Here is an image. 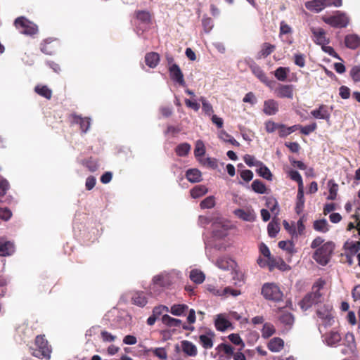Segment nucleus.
<instances>
[{
	"label": "nucleus",
	"mask_w": 360,
	"mask_h": 360,
	"mask_svg": "<svg viewBox=\"0 0 360 360\" xmlns=\"http://www.w3.org/2000/svg\"><path fill=\"white\" fill-rule=\"evenodd\" d=\"M289 72L290 69L288 68L279 67L275 70L274 75L278 80L284 82Z\"/></svg>",
	"instance_id": "a19ab883"
},
{
	"label": "nucleus",
	"mask_w": 360,
	"mask_h": 360,
	"mask_svg": "<svg viewBox=\"0 0 360 360\" xmlns=\"http://www.w3.org/2000/svg\"><path fill=\"white\" fill-rule=\"evenodd\" d=\"M251 70L252 73L262 82H266V79L267 78L266 75L264 72V71L261 69V68L257 65H253L251 66Z\"/></svg>",
	"instance_id": "a18cd8bd"
},
{
	"label": "nucleus",
	"mask_w": 360,
	"mask_h": 360,
	"mask_svg": "<svg viewBox=\"0 0 360 360\" xmlns=\"http://www.w3.org/2000/svg\"><path fill=\"white\" fill-rule=\"evenodd\" d=\"M228 338L233 344L240 346L239 349L240 351L245 347V343L238 334L231 333L228 336Z\"/></svg>",
	"instance_id": "603ef678"
},
{
	"label": "nucleus",
	"mask_w": 360,
	"mask_h": 360,
	"mask_svg": "<svg viewBox=\"0 0 360 360\" xmlns=\"http://www.w3.org/2000/svg\"><path fill=\"white\" fill-rule=\"evenodd\" d=\"M187 179L192 183H196L201 181V172L198 169H190L186 173Z\"/></svg>",
	"instance_id": "c85d7f7f"
},
{
	"label": "nucleus",
	"mask_w": 360,
	"mask_h": 360,
	"mask_svg": "<svg viewBox=\"0 0 360 360\" xmlns=\"http://www.w3.org/2000/svg\"><path fill=\"white\" fill-rule=\"evenodd\" d=\"M275 49V46L268 43L262 44L260 51L258 53V58H265L269 56Z\"/></svg>",
	"instance_id": "4c0bfd02"
},
{
	"label": "nucleus",
	"mask_w": 360,
	"mask_h": 360,
	"mask_svg": "<svg viewBox=\"0 0 360 360\" xmlns=\"http://www.w3.org/2000/svg\"><path fill=\"white\" fill-rule=\"evenodd\" d=\"M230 325V322L226 319L224 314H220L217 316L215 319V326L218 330L224 331Z\"/></svg>",
	"instance_id": "393cba45"
},
{
	"label": "nucleus",
	"mask_w": 360,
	"mask_h": 360,
	"mask_svg": "<svg viewBox=\"0 0 360 360\" xmlns=\"http://www.w3.org/2000/svg\"><path fill=\"white\" fill-rule=\"evenodd\" d=\"M290 177L292 180L298 184V188H303V181L300 174L296 170H291L289 173Z\"/></svg>",
	"instance_id": "6e6d98bb"
},
{
	"label": "nucleus",
	"mask_w": 360,
	"mask_h": 360,
	"mask_svg": "<svg viewBox=\"0 0 360 360\" xmlns=\"http://www.w3.org/2000/svg\"><path fill=\"white\" fill-rule=\"evenodd\" d=\"M334 249V243L326 242L316 250L313 258L320 265L326 266L330 262Z\"/></svg>",
	"instance_id": "f03ea898"
},
{
	"label": "nucleus",
	"mask_w": 360,
	"mask_h": 360,
	"mask_svg": "<svg viewBox=\"0 0 360 360\" xmlns=\"http://www.w3.org/2000/svg\"><path fill=\"white\" fill-rule=\"evenodd\" d=\"M266 204L273 214L276 216L278 214V204L276 199L269 198Z\"/></svg>",
	"instance_id": "8fccbe9b"
},
{
	"label": "nucleus",
	"mask_w": 360,
	"mask_h": 360,
	"mask_svg": "<svg viewBox=\"0 0 360 360\" xmlns=\"http://www.w3.org/2000/svg\"><path fill=\"white\" fill-rule=\"evenodd\" d=\"M264 112L267 115H274L278 111V103L277 101L269 99L264 101Z\"/></svg>",
	"instance_id": "412c9836"
},
{
	"label": "nucleus",
	"mask_w": 360,
	"mask_h": 360,
	"mask_svg": "<svg viewBox=\"0 0 360 360\" xmlns=\"http://www.w3.org/2000/svg\"><path fill=\"white\" fill-rule=\"evenodd\" d=\"M323 20L326 23L335 27H345L349 22L347 16L345 13H342L339 11L332 16H323Z\"/></svg>",
	"instance_id": "6e6552de"
},
{
	"label": "nucleus",
	"mask_w": 360,
	"mask_h": 360,
	"mask_svg": "<svg viewBox=\"0 0 360 360\" xmlns=\"http://www.w3.org/2000/svg\"><path fill=\"white\" fill-rule=\"evenodd\" d=\"M310 30L313 34V40L316 44L322 46L329 43V40L326 38V32L323 29L311 27Z\"/></svg>",
	"instance_id": "9b49d317"
},
{
	"label": "nucleus",
	"mask_w": 360,
	"mask_h": 360,
	"mask_svg": "<svg viewBox=\"0 0 360 360\" xmlns=\"http://www.w3.org/2000/svg\"><path fill=\"white\" fill-rule=\"evenodd\" d=\"M35 91L40 96L46 98H51L52 92L46 86H37L35 87Z\"/></svg>",
	"instance_id": "de8ad7c7"
},
{
	"label": "nucleus",
	"mask_w": 360,
	"mask_h": 360,
	"mask_svg": "<svg viewBox=\"0 0 360 360\" xmlns=\"http://www.w3.org/2000/svg\"><path fill=\"white\" fill-rule=\"evenodd\" d=\"M209 290L212 292L214 295L217 296H223L226 295L228 294H231V295L236 297L240 294L239 290H233L229 287H226L224 288H217L215 287H210Z\"/></svg>",
	"instance_id": "6ab92c4d"
},
{
	"label": "nucleus",
	"mask_w": 360,
	"mask_h": 360,
	"mask_svg": "<svg viewBox=\"0 0 360 360\" xmlns=\"http://www.w3.org/2000/svg\"><path fill=\"white\" fill-rule=\"evenodd\" d=\"M323 342L329 347H337L342 338L337 331L331 330L323 335Z\"/></svg>",
	"instance_id": "f3484780"
},
{
	"label": "nucleus",
	"mask_w": 360,
	"mask_h": 360,
	"mask_svg": "<svg viewBox=\"0 0 360 360\" xmlns=\"http://www.w3.org/2000/svg\"><path fill=\"white\" fill-rule=\"evenodd\" d=\"M171 273L162 272L153 278L152 283L150 285L149 292L151 295H158L164 288L169 286L172 283Z\"/></svg>",
	"instance_id": "7ed1b4c3"
},
{
	"label": "nucleus",
	"mask_w": 360,
	"mask_h": 360,
	"mask_svg": "<svg viewBox=\"0 0 360 360\" xmlns=\"http://www.w3.org/2000/svg\"><path fill=\"white\" fill-rule=\"evenodd\" d=\"M316 314L324 326H330L334 323V311L329 304L320 306L316 310Z\"/></svg>",
	"instance_id": "423d86ee"
},
{
	"label": "nucleus",
	"mask_w": 360,
	"mask_h": 360,
	"mask_svg": "<svg viewBox=\"0 0 360 360\" xmlns=\"http://www.w3.org/2000/svg\"><path fill=\"white\" fill-rule=\"evenodd\" d=\"M169 71L170 77L174 82L179 83L183 86H186L184 75L178 65L172 64L169 66Z\"/></svg>",
	"instance_id": "ddd939ff"
},
{
	"label": "nucleus",
	"mask_w": 360,
	"mask_h": 360,
	"mask_svg": "<svg viewBox=\"0 0 360 360\" xmlns=\"http://www.w3.org/2000/svg\"><path fill=\"white\" fill-rule=\"evenodd\" d=\"M229 227L228 224H222L219 229L213 230V236L217 239H222L227 236Z\"/></svg>",
	"instance_id": "473e14b6"
},
{
	"label": "nucleus",
	"mask_w": 360,
	"mask_h": 360,
	"mask_svg": "<svg viewBox=\"0 0 360 360\" xmlns=\"http://www.w3.org/2000/svg\"><path fill=\"white\" fill-rule=\"evenodd\" d=\"M251 186L252 190L257 193L264 194L266 193L265 185L259 180L256 179L253 181Z\"/></svg>",
	"instance_id": "c03bdc74"
},
{
	"label": "nucleus",
	"mask_w": 360,
	"mask_h": 360,
	"mask_svg": "<svg viewBox=\"0 0 360 360\" xmlns=\"http://www.w3.org/2000/svg\"><path fill=\"white\" fill-rule=\"evenodd\" d=\"M58 44L56 40L47 39L41 44V51L46 54L51 55L56 51Z\"/></svg>",
	"instance_id": "aec40b11"
},
{
	"label": "nucleus",
	"mask_w": 360,
	"mask_h": 360,
	"mask_svg": "<svg viewBox=\"0 0 360 360\" xmlns=\"http://www.w3.org/2000/svg\"><path fill=\"white\" fill-rule=\"evenodd\" d=\"M342 348L341 349V353L343 355H349L355 352L356 349V345L355 342L354 335L352 333L348 332L345 335L342 343Z\"/></svg>",
	"instance_id": "1a4fd4ad"
},
{
	"label": "nucleus",
	"mask_w": 360,
	"mask_h": 360,
	"mask_svg": "<svg viewBox=\"0 0 360 360\" xmlns=\"http://www.w3.org/2000/svg\"><path fill=\"white\" fill-rule=\"evenodd\" d=\"M257 263L262 268H264L268 266L270 269H272V268L274 266L273 264V259H271V260H269L268 259H263L261 257H259L257 260Z\"/></svg>",
	"instance_id": "69168bd1"
},
{
	"label": "nucleus",
	"mask_w": 360,
	"mask_h": 360,
	"mask_svg": "<svg viewBox=\"0 0 360 360\" xmlns=\"http://www.w3.org/2000/svg\"><path fill=\"white\" fill-rule=\"evenodd\" d=\"M311 115L316 119L325 120L329 122L330 118V112L328 110V107L325 105H320L318 108L311 111Z\"/></svg>",
	"instance_id": "a211bd4d"
},
{
	"label": "nucleus",
	"mask_w": 360,
	"mask_h": 360,
	"mask_svg": "<svg viewBox=\"0 0 360 360\" xmlns=\"http://www.w3.org/2000/svg\"><path fill=\"white\" fill-rule=\"evenodd\" d=\"M15 252V247L13 243L10 241H2L0 243V256H10Z\"/></svg>",
	"instance_id": "4be33fe9"
},
{
	"label": "nucleus",
	"mask_w": 360,
	"mask_h": 360,
	"mask_svg": "<svg viewBox=\"0 0 360 360\" xmlns=\"http://www.w3.org/2000/svg\"><path fill=\"white\" fill-rule=\"evenodd\" d=\"M191 146L188 143H183L178 145L175 149L177 155L184 157L188 155L191 150Z\"/></svg>",
	"instance_id": "ea45409f"
},
{
	"label": "nucleus",
	"mask_w": 360,
	"mask_h": 360,
	"mask_svg": "<svg viewBox=\"0 0 360 360\" xmlns=\"http://www.w3.org/2000/svg\"><path fill=\"white\" fill-rule=\"evenodd\" d=\"M257 172L260 176L265 179L271 180L272 179V174L271 171L262 162L261 163V165L258 166L257 169Z\"/></svg>",
	"instance_id": "e433bc0d"
},
{
	"label": "nucleus",
	"mask_w": 360,
	"mask_h": 360,
	"mask_svg": "<svg viewBox=\"0 0 360 360\" xmlns=\"http://www.w3.org/2000/svg\"><path fill=\"white\" fill-rule=\"evenodd\" d=\"M188 309V307L184 304H174L171 307L169 312L174 316H182Z\"/></svg>",
	"instance_id": "c9c22d12"
},
{
	"label": "nucleus",
	"mask_w": 360,
	"mask_h": 360,
	"mask_svg": "<svg viewBox=\"0 0 360 360\" xmlns=\"http://www.w3.org/2000/svg\"><path fill=\"white\" fill-rule=\"evenodd\" d=\"M280 321L281 323L287 325L292 326L294 323V317L291 313H283L280 316Z\"/></svg>",
	"instance_id": "13d9d810"
},
{
	"label": "nucleus",
	"mask_w": 360,
	"mask_h": 360,
	"mask_svg": "<svg viewBox=\"0 0 360 360\" xmlns=\"http://www.w3.org/2000/svg\"><path fill=\"white\" fill-rule=\"evenodd\" d=\"M202 103V110L207 115H211L213 113V108L212 105L207 101V99L202 96L199 98Z\"/></svg>",
	"instance_id": "864d4df0"
},
{
	"label": "nucleus",
	"mask_w": 360,
	"mask_h": 360,
	"mask_svg": "<svg viewBox=\"0 0 360 360\" xmlns=\"http://www.w3.org/2000/svg\"><path fill=\"white\" fill-rule=\"evenodd\" d=\"M294 86L292 84H279L275 89V94L279 98H287L292 99L293 98Z\"/></svg>",
	"instance_id": "f8f14e48"
},
{
	"label": "nucleus",
	"mask_w": 360,
	"mask_h": 360,
	"mask_svg": "<svg viewBox=\"0 0 360 360\" xmlns=\"http://www.w3.org/2000/svg\"><path fill=\"white\" fill-rule=\"evenodd\" d=\"M34 349H32V354L39 359L46 358L50 359L51 349L48 345V342L44 339V336L38 335L36 338Z\"/></svg>",
	"instance_id": "20e7f679"
},
{
	"label": "nucleus",
	"mask_w": 360,
	"mask_h": 360,
	"mask_svg": "<svg viewBox=\"0 0 360 360\" xmlns=\"http://www.w3.org/2000/svg\"><path fill=\"white\" fill-rule=\"evenodd\" d=\"M15 25L20 33L26 35H33L38 32L37 26L24 17L16 18Z\"/></svg>",
	"instance_id": "0eeeda50"
},
{
	"label": "nucleus",
	"mask_w": 360,
	"mask_h": 360,
	"mask_svg": "<svg viewBox=\"0 0 360 360\" xmlns=\"http://www.w3.org/2000/svg\"><path fill=\"white\" fill-rule=\"evenodd\" d=\"M199 160L203 165L207 166L210 168L215 169L217 167V160L214 158H206Z\"/></svg>",
	"instance_id": "338daca9"
},
{
	"label": "nucleus",
	"mask_w": 360,
	"mask_h": 360,
	"mask_svg": "<svg viewBox=\"0 0 360 360\" xmlns=\"http://www.w3.org/2000/svg\"><path fill=\"white\" fill-rule=\"evenodd\" d=\"M275 333V328L271 323H266L264 324L262 330V335L264 338H268Z\"/></svg>",
	"instance_id": "49530a36"
},
{
	"label": "nucleus",
	"mask_w": 360,
	"mask_h": 360,
	"mask_svg": "<svg viewBox=\"0 0 360 360\" xmlns=\"http://www.w3.org/2000/svg\"><path fill=\"white\" fill-rule=\"evenodd\" d=\"M314 229L319 232L326 233L329 230V225L326 219L316 220L314 222Z\"/></svg>",
	"instance_id": "f704fd0d"
},
{
	"label": "nucleus",
	"mask_w": 360,
	"mask_h": 360,
	"mask_svg": "<svg viewBox=\"0 0 360 360\" xmlns=\"http://www.w3.org/2000/svg\"><path fill=\"white\" fill-rule=\"evenodd\" d=\"M328 186L329 187V195L327 198L328 200H335L337 196L338 186L335 184L333 180H330L328 182Z\"/></svg>",
	"instance_id": "37998d69"
},
{
	"label": "nucleus",
	"mask_w": 360,
	"mask_h": 360,
	"mask_svg": "<svg viewBox=\"0 0 360 360\" xmlns=\"http://www.w3.org/2000/svg\"><path fill=\"white\" fill-rule=\"evenodd\" d=\"M304 188H298L297 195V202L295 206V212L297 214H300L304 209Z\"/></svg>",
	"instance_id": "2f4dec72"
},
{
	"label": "nucleus",
	"mask_w": 360,
	"mask_h": 360,
	"mask_svg": "<svg viewBox=\"0 0 360 360\" xmlns=\"http://www.w3.org/2000/svg\"><path fill=\"white\" fill-rule=\"evenodd\" d=\"M317 128V124L316 122H313L309 125L301 126L300 125V132L304 135H309L311 133L314 132Z\"/></svg>",
	"instance_id": "4d7b16f0"
},
{
	"label": "nucleus",
	"mask_w": 360,
	"mask_h": 360,
	"mask_svg": "<svg viewBox=\"0 0 360 360\" xmlns=\"http://www.w3.org/2000/svg\"><path fill=\"white\" fill-rule=\"evenodd\" d=\"M305 7L310 11L319 13L324 9V4L321 0H311L305 3Z\"/></svg>",
	"instance_id": "a878e982"
},
{
	"label": "nucleus",
	"mask_w": 360,
	"mask_h": 360,
	"mask_svg": "<svg viewBox=\"0 0 360 360\" xmlns=\"http://www.w3.org/2000/svg\"><path fill=\"white\" fill-rule=\"evenodd\" d=\"M345 43L347 48L355 49L360 45V38L356 34H349L346 36Z\"/></svg>",
	"instance_id": "cd10ccee"
},
{
	"label": "nucleus",
	"mask_w": 360,
	"mask_h": 360,
	"mask_svg": "<svg viewBox=\"0 0 360 360\" xmlns=\"http://www.w3.org/2000/svg\"><path fill=\"white\" fill-rule=\"evenodd\" d=\"M244 161L249 167H257L261 165L262 162L255 159V158L250 155H245L244 156Z\"/></svg>",
	"instance_id": "bf43d9fd"
},
{
	"label": "nucleus",
	"mask_w": 360,
	"mask_h": 360,
	"mask_svg": "<svg viewBox=\"0 0 360 360\" xmlns=\"http://www.w3.org/2000/svg\"><path fill=\"white\" fill-rule=\"evenodd\" d=\"M212 334L200 335V342L205 349H210L213 346Z\"/></svg>",
	"instance_id": "79ce46f5"
},
{
	"label": "nucleus",
	"mask_w": 360,
	"mask_h": 360,
	"mask_svg": "<svg viewBox=\"0 0 360 360\" xmlns=\"http://www.w3.org/2000/svg\"><path fill=\"white\" fill-rule=\"evenodd\" d=\"M292 32V27L290 25H288L285 21H281L280 22V37L285 34H291Z\"/></svg>",
	"instance_id": "680f3d73"
},
{
	"label": "nucleus",
	"mask_w": 360,
	"mask_h": 360,
	"mask_svg": "<svg viewBox=\"0 0 360 360\" xmlns=\"http://www.w3.org/2000/svg\"><path fill=\"white\" fill-rule=\"evenodd\" d=\"M71 122L74 124H79L82 133H86L91 126L90 117H82L77 115H72Z\"/></svg>",
	"instance_id": "2eb2a0df"
},
{
	"label": "nucleus",
	"mask_w": 360,
	"mask_h": 360,
	"mask_svg": "<svg viewBox=\"0 0 360 360\" xmlns=\"http://www.w3.org/2000/svg\"><path fill=\"white\" fill-rule=\"evenodd\" d=\"M183 352L189 356H195L198 351L195 345L188 340H183L181 342Z\"/></svg>",
	"instance_id": "5701e85b"
},
{
	"label": "nucleus",
	"mask_w": 360,
	"mask_h": 360,
	"mask_svg": "<svg viewBox=\"0 0 360 360\" xmlns=\"http://www.w3.org/2000/svg\"><path fill=\"white\" fill-rule=\"evenodd\" d=\"M215 264L218 268L225 271L233 270L237 266V264L234 260L226 257L217 259Z\"/></svg>",
	"instance_id": "dca6fc26"
},
{
	"label": "nucleus",
	"mask_w": 360,
	"mask_h": 360,
	"mask_svg": "<svg viewBox=\"0 0 360 360\" xmlns=\"http://www.w3.org/2000/svg\"><path fill=\"white\" fill-rule=\"evenodd\" d=\"M136 17L140 22L136 26V33L140 36V31L142 32L147 28L151 22L150 13L147 11H138L136 12Z\"/></svg>",
	"instance_id": "9d476101"
},
{
	"label": "nucleus",
	"mask_w": 360,
	"mask_h": 360,
	"mask_svg": "<svg viewBox=\"0 0 360 360\" xmlns=\"http://www.w3.org/2000/svg\"><path fill=\"white\" fill-rule=\"evenodd\" d=\"M200 205L202 209H210L214 207L215 205L214 197L212 195L207 197L200 202Z\"/></svg>",
	"instance_id": "3c124183"
},
{
	"label": "nucleus",
	"mask_w": 360,
	"mask_h": 360,
	"mask_svg": "<svg viewBox=\"0 0 360 360\" xmlns=\"http://www.w3.org/2000/svg\"><path fill=\"white\" fill-rule=\"evenodd\" d=\"M146 64L150 68H155L160 62V56L158 53L150 52L145 56Z\"/></svg>",
	"instance_id": "b1692460"
},
{
	"label": "nucleus",
	"mask_w": 360,
	"mask_h": 360,
	"mask_svg": "<svg viewBox=\"0 0 360 360\" xmlns=\"http://www.w3.org/2000/svg\"><path fill=\"white\" fill-rule=\"evenodd\" d=\"M190 279L195 283L200 284L205 278L204 273L198 269H193L190 272Z\"/></svg>",
	"instance_id": "7c9ffc66"
},
{
	"label": "nucleus",
	"mask_w": 360,
	"mask_h": 360,
	"mask_svg": "<svg viewBox=\"0 0 360 360\" xmlns=\"http://www.w3.org/2000/svg\"><path fill=\"white\" fill-rule=\"evenodd\" d=\"M202 24L205 32L207 33L210 32L214 26L213 20L209 17H203Z\"/></svg>",
	"instance_id": "052dcab7"
},
{
	"label": "nucleus",
	"mask_w": 360,
	"mask_h": 360,
	"mask_svg": "<svg viewBox=\"0 0 360 360\" xmlns=\"http://www.w3.org/2000/svg\"><path fill=\"white\" fill-rule=\"evenodd\" d=\"M207 188L203 185H198L195 186L191 191V195L193 198H200L207 193Z\"/></svg>",
	"instance_id": "58836bf2"
},
{
	"label": "nucleus",
	"mask_w": 360,
	"mask_h": 360,
	"mask_svg": "<svg viewBox=\"0 0 360 360\" xmlns=\"http://www.w3.org/2000/svg\"><path fill=\"white\" fill-rule=\"evenodd\" d=\"M132 302L140 307H143L148 303L147 298L143 292H135L132 297Z\"/></svg>",
	"instance_id": "c756f323"
},
{
	"label": "nucleus",
	"mask_w": 360,
	"mask_h": 360,
	"mask_svg": "<svg viewBox=\"0 0 360 360\" xmlns=\"http://www.w3.org/2000/svg\"><path fill=\"white\" fill-rule=\"evenodd\" d=\"M283 346L284 342L280 338H274L268 344L269 349L273 352H280L283 348Z\"/></svg>",
	"instance_id": "bb28decb"
},
{
	"label": "nucleus",
	"mask_w": 360,
	"mask_h": 360,
	"mask_svg": "<svg viewBox=\"0 0 360 360\" xmlns=\"http://www.w3.org/2000/svg\"><path fill=\"white\" fill-rule=\"evenodd\" d=\"M162 323L169 327H181V321L172 318L167 314H165L162 318Z\"/></svg>",
	"instance_id": "72a5a7b5"
},
{
	"label": "nucleus",
	"mask_w": 360,
	"mask_h": 360,
	"mask_svg": "<svg viewBox=\"0 0 360 360\" xmlns=\"http://www.w3.org/2000/svg\"><path fill=\"white\" fill-rule=\"evenodd\" d=\"M153 352L157 357L162 360L167 359V353L163 347L155 348L153 350Z\"/></svg>",
	"instance_id": "774afa93"
},
{
	"label": "nucleus",
	"mask_w": 360,
	"mask_h": 360,
	"mask_svg": "<svg viewBox=\"0 0 360 360\" xmlns=\"http://www.w3.org/2000/svg\"><path fill=\"white\" fill-rule=\"evenodd\" d=\"M294 63L300 67L303 68L305 66V57L304 55L300 53H297L294 55Z\"/></svg>",
	"instance_id": "e2e57ef3"
},
{
	"label": "nucleus",
	"mask_w": 360,
	"mask_h": 360,
	"mask_svg": "<svg viewBox=\"0 0 360 360\" xmlns=\"http://www.w3.org/2000/svg\"><path fill=\"white\" fill-rule=\"evenodd\" d=\"M233 213L237 217L245 221H253L256 219L255 212L251 208L236 209Z\"/></svg>",
	"instance_id": "4468645a"
},
{
	"label": "nucleus",
	"mask_w": 360,
	"mask_h": 360,
	"mask_svg": "<svg viewBox=\"0 0 360 360\" xmlns=\"http://www.w3.org/2000/svg\"><path fill=\"white\" fill-rule=\"evenodd\" d=\"M205 153V145L202 141L198 140L195 143L194 155L196 158H201Z\"/></svg>",
	"instance_id": "09e8293b"
},
{
	"label": "nucleus",
	"mask_w": 360,
	"mask_h": 360,
	"mask_svg": "<svg viewBox=\"0 0 360 360\" xmlns=\"http://www.w3.org/2000/svg\"><path fill=\"white\" fill-rule=\"evenodd\" d=\"M325 284V281L321 278L319 279L314 283L311 292L307 294L299 303L303 311L307 310L314 304L321 302L323 300V290Z\"/></svg>",
	"instance_id": "f257e3e1"
},
{
	"label": "nucleus",
	"mask_w": 360,
	"mask_h": 360,
	"mask_svg": "<svg viewBox=\"0 0 360 360\" xmlns=\"http://www.w3.org/2000/svg\"><path fill=\"white\" fill-rule=\"evenodd\" d=\"M268 234L271 238H274L278 233L280 228L279 224L276 222L271 221L268 224Z\"/></svg>",
	"instance_id": "5fc2aeb1"
},
{
	"label": "nucleus",
	"mask_w": 360,
	"mask_h": 360,
	"mask_svg": "<svg viewBox=\"0 0 360 360\" xmlns=\"http://www.w3.org/2000/svg\"><path fill=\"white\" fill-rule=\"evenodd\" d=\"M262 295L265 299L274 302L282 300L283 292L279 287L273 283H264L262 288Z\"/></svg>",
	"instance_id": "39448f33"
},
{
	"label": "nucleus",
	"mask_w": 360,
	"mask_h": 360,
	"mask_svg": "<svg viewBox=\"0 0 360 360\" xmlns=\"http://www.w3.org/2000/svg\"><path fill=\"white\" fill-rule=\"evenodd\" d=\"M350 76L354 82H360V65H356L352 68Z\"/></svg>",
	"instance_id": "0e129e2a"
}]
</instances>
